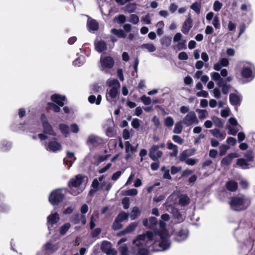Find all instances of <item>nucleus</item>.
Here are the masks:
<instances>
[{"label": "nucleus", "mask_w": 255, "mask_h": 255, "mask_svg": "<svg viewBox=\"0 0 255 255\" xmlns=\"http://www.w3.org/2000/svg\"><path fill=\"white\" fill-rule=\"evenodd\" d=\"M251 204V200L244 197L235 196L231 198L230 205L231 209L240 212L246 210Z\"/></svg>", "instance_id": "1"}, {"label": "nucleus", "mask_w": 255, "mask_h": 255, "mask_svg": "<svg viewBox=\"0 0 255 255\" xmlns=\"http://www.w3.org/2000/svg\"><path fill=\"white\" fill-rule=\"evenodd\" d=\"M65 195L62 193L61 189H57L51 192L48 200L52 205H57L63 201Z\"/></svg>", "instance_id": "2"}, {"label": "nucleus", "mask_w": 255, "mask_h": 255, "mask_svg": "<svg viewBox=\"0 0 255 255\" xmlns=\"http://www.w3.org/2000/svg\"><path fill=\"white\" fill-rule=\"evenodd\" d=\"M165 145L164 143H162L159 145H153L149 149V156L154 161H158V158L162 157L163 152L162 151L159 150V148H164Z\"/></svg>", "instance_id": "3"}, {"label": "nucleus", "mask_w": 255, "mask_h": 255, "mask_svg": "<svg viewBox=\"0 0 255 255\" xmlns=\"http://www.w3.org/2000/svg\"><path fill=\"white\" fill-rule=\"evenodd\" d=\"M102 143L100 138L94 135H90L88 137L86 144L91 151H93L96 147H98Z\"/></svg>", "instance_id": "4"}, {"label": "nucleus", "mask_w": 255, "mask_h": 255, "mask_svg": "<svg viewBox=\"0 0 255 255\" xmlns=\"http://www.w3.org/2000/svg\"><path fill=\"white\" fill-rule=\"evenodd\" d=\"M198 122L196 114L193 111L189 112L182 121V123L186 126H190L194 123L198 124Z\"/></svg>", "instance_id": "5"}, {"label": "nucleus", "mask_w": 255, "mask_h": 255, "mask_svg": "<svg viewBox=\"0 0 255 255\" xmlns=\"http://www.w3.org/2000/svg\"><path fill=\"white\" fill-rule=\"evenodd\" d=\"M86 177L81 174H78L74 178H71L68 182L69 187H74L77 188L79 187L83 183L84 178Z\"/></svg>", "instance_id": "6"}, {"label": "nucleus", "mask_w": 255, "mask_h": 255, "mask_svg": "<svg viewBox=\"0 0 255 255\" xmlns=\"http://www.w3.org/2000/svg\"><path fill=\"white\" fill-rule=\"evenodd\" d=\"M101 65L105 68H112L115 63L114 60L111 56H105L101 57Z\"/></svg>", "instance_id": "7"}, {"label": "nucleus", "mask_w": 255, "mask_h": 255, "mask_svg": "<svg viewBox=\"0 0 255 255\" xmlns=\"http://www.w3.org/2000/svg\"><path fill=\"white\" fill-rule=\"evenodd\" d=\"M45 148L47 151L56 152L62 149V145L59 142L52 140L47 143Z\"/></svg>", "instance_id": "8"}, {"label": "nucleus", "mask_w": 255, "mask_h": 255, "mask_svg": "<svg viewBox=\"0 0 255 255\" xmlns=\"http://www.w3.org/2000/svg\"><path fill=\"white\" fill-rule=\"evenodd\" d=\"M47 224L49 230H51L50 228H52L53 225L56 224L59 221V216L57 213H55L49 215L47 218Z\"/></svg>", "instance_id": "9"}, {"label": "nucleus", "mask_w": 255, "mask_h": 255, "mask_svg": "<svg viewBox=\"0 0 255 255\" xmlns=\"http://www.w3.org/2000/svg\"><path fill=\"white\" fill-rule=\"evenodd\" d=\"M51 101L56 103L60 107H63L64 105V102L66 100L65 96H62L58 94H54L51 96Z\"/></svg>", "instance_id": "10"}, {"label": "nucleus", "mask_w": 255, "mask_h": 255, "mask_svg": "<svg viewBox=\"0 0 255 255\" xmlns=\"http://www.w3.org/2000/svg\"><path fill=\"white\" fill-rule=\"evenodd\" d=\"M71 222L74 224H78L81 222L82 225L86 223V219L84 215H80L78 213L73 215L70 219Z\"/></svg>", "instance_id": "11"}, {"label": "nucleus", "mask_w": 255, "mask_h": 255, "mask_svg": "<svg viewBox=\"0 0 255 255\" xmlns=\"http://www.w3.org/2000/svg\"><path fill=\"white\" fill-rule=\"evenodd\" d=\"M237 157L235 153H231L228 154L226 156L222 158L221 161V165L224 167L229 165L232 162L234 158Z\"/></svg>", "instance_id": "12"}, {"label": "nucleus", "mask_w": 255, "mask_h": 255, "mask_svg": "<svg viewBox=\"0 0 255 255\" xmlns=\"http://www.w3.org/2000/svg\"><path fill=\"white\" fill-rule=\"evenodd\" d=\"M229 101L232 106L238 107L241 104L242 99L239 95L235 93H231L229 95Z\"/></svg>", "instance_id": "13"}, {"label": "nucleus", "mask_w": 255, "mask_h": 255, "mask_svg": "<svg viewBox=\"0 0 255 255\" xmlns=\"http://www.w3.org/2000/svg\"><path fill=\"white\" fill-rule=\"evenodd\" d=\"M42 126L43 128V132L44 134H48L53 136H55L56 135L52 126L49 122H44Z\"/></svg>", "instance_id": "14"}, {"label": "nucleus", "mask_w": 255, "mask_h": 255, "mask_svg": "<svg viewBox=\"0 0 255 255\" xmlns=\"http://www.w3.org/2000/svg\"><path fill=\"white\" fill-rule=\"evenodd\" d=\"M87 25L90 30L96 31L98 29L99 23L98 21L91 17H88Z\"/></svg>", "instance_id": "15"}, {"label": "nucleus", "mask_w": 255, "mask_h": 255, "mask_svg": "<svg viewBox=\"0 0 255 255\" xmlns=\"http://www.w3.org/2000/svg\"><path fill=\"white\" fill-rule=\"evenodd\" d=\"M188 236L187 233L184 229H181L176 233L175 240L180 242L185 240Z\"/></svg>", "instance_id": "16"}, {"label": "nucleus", "mask_w": 255, "mask_h": 255, "mask_svg": "<svg viewBox=\"0 0 255 255\" xmlns=\"http://www.w3.org/2000/svg\"><path fill=\"white\" fill-rule=\"evenodd\" d=\"M226 189L231 192H235L238 187V183L233 180L227 181L225 184Z\"/></svg>", "instance_id": "17"}, {"label": "nucleus", "mask_w": 255, "mask_h": 255, "mask_svg": "<svg viewBox=\"0 0 255 255\" xmlns=\"http://www.w3.org/2000/svg\"><path fill=\"white\" fill-rule=\"evenodd\" d=\"M114 35H110L107 37L108 41H112L113 43L116 42L118 38H125L127 36V33H113Z\"/></svg>", "instance_id": "18"}, {"label": "nucleus", "mask_w": 255, "mask_h": 255, "mask_svg": "<svg viewBox=\"0 0 255 255\" xmlns=\"http://www.w3.org/2000/svg\"><path fill=\"white\" fill-rule=\"evenodd\" d=\"M252 69L250 66L243 67L241 71L242 76L245 79L251 78L252 76Z\"/></svg>", "instance_id": "19"}, {"label": "nucleus", "mask_w": 255, "mask_h": 255, "mask_svg": "<svg viewBox=\"0 0 255 255\" xmlns=\"http://www.w3.org/2000/svg\"><path fill=\"white\" fill-rule=\"evenodd\" d=\"M95 49L99 53H101L107 50V45L103 40H100L95 43Z\"/></svg>", "instance_id": "20"}, {"label": "nucleus", "mask_w": 255, "mask_h": 255, "mask_svg": "<svg viewBox=\"0 0 255 255\" xmlns=\"http://www.w3.org/2000/svg\"><path fill=\"white\" fill-rule=\"evenodd\" d=\"M44 248L47 253H52L56 251L58 248L56 245L53 244L51 242H47L44 246Z\"/></svg>", "instance_id": "21"}, {"label": "nucleus", "mask_w": 255, "mask_h": 255, "mask_svg": "<svg viewBox=\"0 0 255 255\" xmlns=\"http://www.w3.org/2000/svg\"><path fill=\"white\" fill-rule=\"evenodd\" d=\"M191 150L190 149H186L182 151L179 157V160L180 161H186V160L187 159V157L189 156L192 155L193 153V152H191Z\"/></svg>", "instance_id": "22"}, {"label": "nucleus", "mask_w": 255, "mask_h": 255, "mask_svg": "<svg viewBox=\"0 0 255 255\" xmlns=\"http://www.w3.org/2000/svg\"><path fill=\"white\" fill-rule=\"evenodd\" d=\"M119 94V91H118V89L117 87H112L109 93H108V95H106V98H107V100L108 101H109V99H108V97L109 96H110L111 97V99H114V98H116L117 96V95H118Z\"/></svg>", "instance_id": "23"}, {"label": "nucleus", "mask_w": 255, "mask_h": 255, "mask_svg": "<svg viewBox=\"0 0 255 255\" xmlns=\"http://www.w3.org/2000/svg\"><path fill=\"white\" fill-rule=\"evenodd\" d=\"M102 100V96L101 95H99L97 96V98H96L95 95H90L88 97V101L91 104L95 103L96 105H99L101 104Z\"/></svg>", "instance_id": "24"}, {"label": "nucleus", "mask_w": 255, "mask_h": 255, "mask_svg": "<svg viewBox=\"0 0 255 255\" xmlns=\"http://www.w3.org/2000/svg\"><path fill=\"white\" fill-rule=\"evenodd\" d=\"M167 148L169 149L172 150V152L170 153V155L172 157L176 156L178 153V147L176 145L172 142L167 143Z\"/></svg>", "instance_id": "25"}, {"label": "nucleus", "mask_w": 255, "mask_h": 255, "mask_svg": "<svg viewBox=\"0 0 255 255\" xmlns=\"http://www.w3.org/2000/svg\"><path fill=\"white\" fill-rule=\"evenodd\" d=\"M46 109L48 110H51L55 113H59L61 110L60 106L53 102H48L47 104Z\"/></svg>", "instance_id": "26"}, {"label": "nucleus", "mask_w": 255, "mask_h": 255, "mask_svg": "<svg viewBox=\"0 0 255 255\" xmlns=\"http://www.w3.org/2000/svg\"><path fill=\"white\" fill-rule=\"evenodd\" d=\"M192 26V20L190 17H189L184 22L183 25V32H188Z\"/></svg>", "instance_id": "27"}, {"label": "nucleus", "mask_w": 255, "mask_h": 255, "mask_svg": "<svg viewBox=\"0 0 255 255\" xmlns=\"http://www.w3.org/2000/svg\"><path fill=\"white\" fill-rule=\"evenodd\" d=\"M112 247V245L111 242L108 241H104L101 244V250L102 252L106 254V252H107Z\"/></svg>", "instance_id": "28"}, {"label": "nucleus", "mask_w": 255, "mask_h": 255, "mask_svg": "<svg viewBox=\"0 0 255 255\" xmlns=\"http://www.w3.org/2000/svg\"><path fill=\"white\" fill-rule=\"evenodd\" d=\"M140 214V212L137 207H134L130 213V217L131 220H135Z\"/></svg>", "instance_id": "29"}, {"label": "nucleus", "mask_w": 255, "mask_h": 255, "mask_svg": "<svg viewBox=\"0 0 255 255\" xmlns=\"http://www.w3.org/2000/svg\"><path fill=\"white\" fill-rule=\"evenodd\" d=\"M212 121L213 122L214 125L216 127H218L219 128H222L223 127L224 123H223L222 120L220 118H219L217 117H216V116H214L212 118Z\"/></svg>", "instance_id": "30"}, {"label": "nucleus", "mask_w": 255, "mask_h": 255, "mask_svg": "<svg viewBox=\"0 0 255 255\" xmlns=\"http://www.w3.org/2000/svg\"><path fill=\"white\" fill-rule=\"evenodd\" d=\"M71 227V224L69 223H65L60 228L59 233L61 235H64Z\"/></svg>", "instance_id": "31"}, {"label": "nucleus", "mask_w": 255, "mask_h": 255, "mask_svg": "<svg viewBox=\"0 0 255 255\" xmlns=\"http://www.w3.org/2000/svg\"><path fill=\"white\" fill-rule=\"evenodd\" d=\"M136 9V4L135 3H129L125 6V11L128 13L133 12Z\"/></svg>", "instance_id": "32"}, {"label": "nucleus", "mask_w": 255, "mask_h": 255, "mask_svg": "<svg viewBox=\"0 0 255 255\" xmlns=\"http://www.w3.org/2000/svg\"><path fill=\"white\" fill-rule=\"evenodd\" d=\"M159 246L161 248L165 250L168 249L169 248L170 243L168 242V241L167 239L165 238H162L161 241L159 244Z\"/></svg>", "instance_id": "33"}, {"label": "nucleus", "mask_w": 255, "mask_h": 255, "mask_svg": "<svg viewBox=\"0 0 255 255\" xmlns=\"http://www.w3.org/2000/svg\"><path fill=\"white\" fill-rule=\"evenodd\" d=\"M142 49H146L148 52H152L155 51L156 48L152 43L143 44L141 46Z\"/></svg>", "instance_id": "34"}, {"label": "nucleus", "mask_w": 255, "mask_h": 255, "mask_svg": "<svg viewBox=\"0 0 255 255\" xmlns=\"http://www.w3.org/2000/svg\"><path fill=\"white\" fill-rule=\"evenodd\" d=\"M182 129V122H177L175 125L173 132L175 133L180 134L181 133Z\"/></svg>", "instance_id": "35"}, {"label": "nucleus", "mask_w": 255, "mask_h": 255, "mask_svg": "<svg viewBox=\"0 0 255 255\" xmlns=\"http://www.w3.org/2000/svg\"><path fill=\"white\" fill-rule=\"evenodd\" d=\"M121 221H120V220L116 218L112 227V229L115 231L122 229L123 225L121 224Z\"/></svg>", "instance_id": "36"}, {"label": "nucleus", "mask_w": 255, "mask_h": 255, "mask_svg": "<svg viewBox=\"0 0 255 255\" xmlns=\"http://www.w3.org/2000/svg\"><path fill=\"white\" fill-rule=\"evenodd\" d=\"M59 128L60 131L64 134H68L69 133V127L65 124H60Z\"/></svg>", "instance_id": "37"}, {"label": "nucleus", "mask_w": 255, "mask_h": 255, "mask_svg": "<svg viewBox=\"0 0 255 255\" xmlns=\"http://www.w3.org/2000/svg\"><path fill=\"white\" fill-rule=\"evenodd\" d=\"M171 43V37L165 36L161 39V43L165 47L169 46Z\"/></svg>", "instance_id": "38"}, {"label": "nucleus", "mask_w": 255, "mask_h": 255, "mask_svg": "<svg viewBox=\"0 0 255 255\" xmlns=\"http://www.w3.org/2000/svg\"><path fill=\"white\" fill-rule=\"evenodd\" d=\"M129 216L128 213H127L124 211L120 212L116 218L118 219L120 221L123 222L124 220H127Z\"/></svg>", "instance_id": "39"}, {"label": "nucleus", "mask_w": 255, "mask_h": 255, "mask_svg": "<svg viewBox=\"0 0 255 255\" xmlns=\"http://www.w3.org/2000/svg\"><path fill=\"white\" fill-rule=\"evenodd\" d=\"M125 146H126V152L127 153H128L129 150L131 152H134L136 151L135 148L134 146H133L128 141H126Z\"/></svg>", "instance_id": "40"}, {"label": "nucleus", "mask_w": 255, "mask_h": 255, "mask_svg": "<svg viewBox=\"0 0 255 255\" xmlns=\"http://www.w3.org/2000/svg\"><path fill=\"white\" fill-rule=\"evenodd\" d=\"M191 8L199 14L200 12L201 3L197 2H194L191 5Z\"/></svg>", "instance_id": "41"}, {"label": "nucleus", "mask_w": 255, "mask_h": 255, "mask_svg": "<svg viewBox=\"0 0 255 255\" xmlns=\"http://www.w3.org/2000/svg\"><path fill=\"white\" fill-rule=\"evenodd\" d=\"M114 21L120 24H122L126 22V17L123 14H120L114 18Z\"/></svg>", "instance_id": "42"}, {"label": "nucleus", "mask_w": 255, "mask_h": 255, "mask_svg": "<svg viewBox=\"0 0 255 255\" xmlns=\"http://www.w3.org/2000/svg\"><path fill=\"white\" fill-rule=\"evenodd\" d=\"M186 40L184 39H182L180 41H179L176 45V47L178 50H180L182 49H186Z\"/></svg>", "instance_id": "43"}, {"label": "nucleus", "mask_w": 255, "mask_h": 255, "mask_svg": "<svg viewBox=\"0 0 255 255\" xmlns=\"http://www.w3.org/2000/svg\"><path fill=\"white\" fill-rule=\"evenodd\" d=\"M174 124V121L171 117H167L164 119V125L167 127H171Z\"/></svg>", "instance_id": "44"}, {"label": "nucleus", "mask_w": 255, "mask_h": 255, "mask_svg": "<svg viewBox=\"0 0 255 255\" xmlns=\"http://www.w3.org/2000/svg\"><path fill=\"white\" fill-rule=\"evenodd\" d=\"M245 159L248 162L252 161L253 160V152L251 150L247 151L245 154Z\"/></svg>", "instance_id": "45"}, {"label": "nucleus", "mask_w": 255, "mask_h": 255, "mask_svg": "<svg viewBox=\"0 0 255 255\" xmlns=\"http://www.w3.org/2000/svg\"><path fill=\"white\" fill-rule=\"evenodd\" d=\"M120 255H128V248L127 245H124L119 248Z\"/></svg>", "instance_id": "46"}, {"label": "nucleus", "mask_w": 255, "mask_h": 255, "mask_svg": "<svg viewBox=\"0 0 255 255\" xmlns=\"http://www.w3.org/2000/svg\"><path fill=\"white\" fill-rule=\"evenodd\" d=\"M212 134L216 137H220L224 138L225 134L221 132L219 129H214L211 130Z\"/></svg>", "instance_id": "47"}, {"label": "nucleus", "mask_w": 255, "mask_h": 255, "mask_svg": "<svg viewBox=\"0 0 255 255\" xmlns=\"http://www.w3.org/2000/svg\"><path fill=\"white\" fill-rule=\"evenodd\" d=\"M122 203L123 205V208L125 209H128L129 207L130 203L129 199L128 197H124L122 201Z\"/></svg>", "instance_id": "48"}, {"label": "nucleus", "mask_w": 255, "mask_h": 255, "mask_svg": "<svg viewBox=\"0 0 255 255\" xmlns=\"http://www.w3.org/2000/svg\"><path fill=\"white\" fill-rule=\"evenodd\" d=\"M128 21L133 24H137L139 21V17L137 15L132 14L129 16Z\"/></svg>", "instance_id": "49"}, {"label": "nucleus", "mask_w": 255, "mask_h": 255, "mask_svg": "<svg viewBox=\"0 0 255 255\" xmlns=\"http://www.w3.org/2000/svg\"><path fill=\"white\" fill-rule=\"evenodd\" d=\"M140 100L145 105H149L151 103V100L150 98L147 97L145 95L142 96L140 98Z\"/></svg>", "instance_id": "50"}, {"label": "nucleus", "mask_w": 255, "mask_h": 255, "mask_svg": "<svg viewBox=\"0 0 255 255\" xmlns=\"http://www.w3.org/2000/svg\"><path fill=\"white\" fill-rule=\"evenodd\" d=\"M228 149V146L225 144H222L220 146L219 154L220 156H224L226 154Z\"/></svg>", "instance_id": "51"}, {"label": "nucleus", "mask_w": 255, "mask_h": 255, "mask_svg": "<svg viewBox=\"0 0 255 255\" xmlns=\"http://www.w3.org/2000/svg\"><path fill=\"white\" fill-rule=\"evenodd\" d=\"M223 4L218 0H216L213 4V9L215 11H219L222 8Z\"/></svg>", "instance_id": "52"}, {"label": "nucleus", "mask_w": 255, "mask_h": 255, "mask_svg": "<svg viewBox=\"0 0 255 255\" xmlns=\"http://www.w3.org/2000/svg\"><path fill=\"white\" fill-rule=\"evenodd\" d=\"M136 227L137 224L135 223H132L126 227V230L128 233H129L134 231Z\"/></svg>", "instance_id": "53"}, {"label": "nucleus", "mask_w": 255, "mask_h": 255, "mask_svg": "<svg viewBox=\"0 0 255 255\" xmlns=\"http://www.w3.org/2000/svg\"><path fill=\"white\" fill-rule=\"evenodd\" d=\"M199 113V118L202 120L206 118L208 114L207 111L206 110H199L197 111Z\"/></svg>", "instance_id": "54"}, {"label": "nucleus", "mask_w": 255, "mask_h": 255, "mask_svg": "<svg viewBox=\"0 0 255 255\" xmlns=\"http://www.w3.org/2000/svg\"><path fill=\"white\" fill-rule=\"evenodd\" d=\"M172 139L174 142L179 144H182L184 142L183 139L180 136L177 135H174L172 136Z\"/></svg>", "instance_id": "55"}, {"label": "nucleus", "mask_w": 255, "mask_h": 255, "mask_svg": "<svg viewBox=\"0 0 255 255\" xmlns=\"http://www.w3.org/2000/svg\"><path fill=\"white\" fill-rule=\"evenodd\" d=\"M189 200L188 197L187 196H185L180 198L179 203L182 205H187L189 203Z\"/></svg>", "instance_id": "56"}, {"label": "nucleus", "mask_w": 255, "mask_h": 255, "mask_svg": "<svg viewBox=\"0 0 255 255\" xmlns=\"http://www.w3.org/2000/svg\"><path fill=\"white\" fill-rule=\"evenodd\" d=\"M222 88V92L225 95H227L229 92L230 89L231 88L230 84H226L224 85Z\"/></svg>", "instance_id": "57"}, {"label": "nucleus", "mask_w": 255, "mask_h": 255, "mask_svg": "<svg viewBox=\"0 0 255 255\" xmlns=\"http://www.w3.org/2000/svg\"><path fill=\"white\" fill-rule=\"evenodd\" d=\"M246 159L244 158H239L237 160V164L240 166H244L248 165Z\"/></svg>", "instance_id": "58"}, {"label": "nucleus", "mask_w": 255, "mask_h": 255, "mask_svg": "<svg viewBox=\"0 0 255 255\" xmlns=\"http://www.w3.org/2000/svg\"><path fill=\"white\" fill-rule=\"evenodd\" d=\"M151 229L157 224V220L155 217H151L148 219Z\"/></svg>", "instance_id": "59"}, {"label": "nucleus", "mask_w": 255, "mask_h": 255, "mask_svg": "<svg viewBox=\"0 0 255 255\" xmlns=\"http://www.w3.org/2000/svg\"><path fill=\"white\" fill-rule=\"evenodd\" d=\"M101 232V229L100 228H96L95 230H94L91 234V237L92 238H95L97 237L98 236L100 235V234Z\"/></svg>", "instance_id": "60"}, {"label": "nucleus", "mask_w": 255, "mask_h": 255, "mask_svg": "<svg viewBox=\"0 0 255 255\" xmlns=\"http://www.w3.org/2000/svg\"><path fill=\"white\" fill-rule=\"evenodd\" d=\"M219 62L221 65L222 67H227L229 65V60L228 59L226 58H222L220 59Z\"/></svg>", "instance_id": "61"}, {"label": "nucleus", "mask_w": 255, "mask_h": 255, "mask_svg": "<svg viewBox=\"0 0 255 255\" xmlns=\"http://www.w3.org/2000/svg\"><path fill=\"white\" fill-rule=\"evenodd\" d=\"M178 59L181 60H186L188 58L187 54L185 52H180L178 56Z\"/></svg>", "instance_id": "62"}, {"label": "nucleus", "mask_w": 255, "mask_h": 255, "mask_svg": "<svg viewBox=\"0 0 255 255\" xmlns=\"http://www.w3.org/2000/svg\"><path fill=\"white\" fill-rule=\"evenodd\" d=\"M149 251L145 248L139 249L137 252V255H148Z\"/></svg>", "instance_id": "63"}, {"label": "nucleus", "mask_w": 255, "mask_h": 255, "mask_svg": "<svg viewBox=\"0 0 255 255\" xmlns=\"http://www.w3.org/2000/svg\"><path fill=\"white\" fill-rule=\"evenodd\" d=\"M139 120L137 119H134L131 122V126L134 128H137L140 126Z\"/></svg>", "instance_id": "64"}]
</instances>
